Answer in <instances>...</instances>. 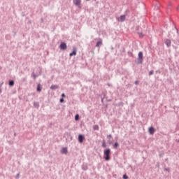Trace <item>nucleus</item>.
I'll return each mask as SVG.
<instances>
[{"label":"nucleus","mask_w":179,"mask_h":179,"mask_svg":"<svg viewBox=\"0 0 179 179\" xmlns=\"http://www.w3.org/2000/svg\"><path fill=\"white\" fill-rule=\"evenodd\" d=\"M110 152H111V150L110 148H107L104 150L103 155H104V159L106 162H108L110 160Z\"/></svg>","instance_id":"f257e3e1"},{"label":"nucleus","mask_w":179,"mask_h":179,"mask_svg":"<svg viewBox=\"0 0 179 179\" xmlns=\"http://www.w3.org/2000/svg\"><path fill=\"white\" fill-rule=\"evenodd\" d=\"M137 64H143V52H139L138 55V59H137Z\"/></svg>","instance_id":"f03ea898"},{"label":"nucleus","mask_w":179,"mask_h":179,"mask_svg":"<svg viewBox=\"0 0 179 179\" xmlns=\"http://www.w3.org/2000/svg\"><path fill=\"white\" fill-rule=\"evenodd\" d=\"M77 51H78L77 48L73 47V52H71V53L69 54V57H73V56L77 55Z\"/></svg>","instance_id":"7ed1b4c3"},{"label":"nucleus","mask_w":179,"mask_h":179,"mask_svg":"<svg viewBox=\"0 0 179 179\" xmlns=\"http://www.w3.org/2000/svg\"><path fill=\"white\" fill-rule=\"evenodd\" d=\"M85 140V137L83 134L78 135V142L80 143H83Z\"/></svg>","instance_id":"20e7f679"},{"label":"nucleus","mask_w":179,"mask_h":179,"mask_svg":"<svg viewBox=\"0 0 179 179\" xmlns=\"http://www.w3.org/2000/svg\"><path fill=\"white\" fill-rule=\"evenodd\" d=\"M60 152L62 155H67L68 154V148H62Z\"/></svg>","instance_id":"39448f33"},{"label":"nucleus","mask_w":179,"mask_h":179,"mask_svg":"<svg viewBox=\"0 0 179 179\" xmlns=\"http://www.w3.org/2000/svg\"><path fill=\"white\" fill-rule=\"evenodd\" d=\"M126 20V15H121L118 19V22H124V20Z\"/></svg>","instance_id":"423d86ee"},{"label":"nucleus","mask_w":179,"mask_h":179,"mask_svg":"<svg viewBox=\"0 0 179 179\" xmlns=\"http://www.w3.org/2000/svg\"><path fill=\"white\" fill-rule=\"evenodd\" d=\"M155 131H156V129H155L154 127H151L149 128V133H150V135L155 134Z\"/></svg>","instance_id":"0eeeda50"},{"label":"nucleus","mask_w":179,"mask_h":179,"mask_svg":"<svg viewBox=\"0 0 179 179\" xmlns=\"http://www.w3.org/2000/svg\"><path fill=\"white\" fill-rule=\"evenodd\" d=\"M73 3L76 5V6H80L81 4V0H73Z\"/></svg>","instance_id":"6e6552de"},{"label":"nucleus","mask_w":179,"mask_h":179,"mask_svg":"<svg viewBox=\"0 0 179 179\" xmlns=\"http://www.w3.org/2000/svg\"><path fill=\"white\" fill-rule=\"evenodd\" d=\"M42 91V87L41 84L37 85L36 92H41Z\"/></svg>","instance_id":"1a4fd4ad"},{"label":"nucleus","mask_w":179,"mask_h":179,"mask_svg":"<svg viewBox=\"0 0 179 179\" xmlns=\"http://www.w3.org/2000/svg\"><path fill=\"white\" fill-rule=\"evenodd\" d=\"M59 88V86L58 85H52L50 86V90H56Z\"/></svg>","instance_id":"9d476101"},{"label":"nucleus","mask_w":179,"mask_h":179,"mask_svg":"<svg viewBox=\"0 0 179 179\" xmlns=\"http://www.w3.org/2000/svg\"><path fill=\"white\" fill-rule=\"evenodd\" d=\"M111 138H112V134H109L107 136V139L108 140V142H109V144H111Z\"/></svg>","instance_id":"9b49d317"},{"label":"nucleus","mask_w":179,"mask_h":179,"mask_svg":"<svg viewBox=\"0 0 179 179\" xmlns=\"http://www.w3.org/2000/svg\"><path fill=\"white\" fill-rule=\"evenodd\" d=\"M94 131H99V126L98 124H95L93 126Z\"/></svg>","instance_id":"f8f14e48"},{"label":"nucleus","mask_w":179,"mask_h":179,"mask_svg":"<svg viewBox=\"0 0 179 179\" xmlns=\"http://www.w3.org/2000/svg\"><path fill=\"white\" fill-rule=\"evenodd\" d=\"M15 85V81L14 80H10L9 83H8V85L10 87H13Z\"/></svg>","instance_id":"ddd939ff"},{"label":"nucleus","mask_w":179,"mask_h":179,"mask_svg":"<svg viewBox=\"0 0 179 179\" xmlns=\"http://www.w3.org/2000/svg\"><path fill=\"white\" fill-rule=\"evenodd\" d=\"M165 44L166 45H170V44H171V41H170V39H166L165 41Z\"/></svg>","instance_id":"4468645a"},{"label":"nucleus","mask_w":179,"mask_h":179,"mask_svg":"<svg viewBox=\"0 0 179 179\" xmlns=\"http://www.w3.org/2000/svg\"><path fill=\"white\" fill-rule=\"evenodd\" d=\"M59 48L60 50H66L67 45H60Z\"/></svg>","instance_id":"2eb2a0df"},{"label":"nucleus","mask_w":179,"mask_h":179,"mask_svg":"<svg viewBox=\"0 0 179 179\" xmlns=\"http://www.w3.org/2000/svg\"><path fill=\"white\" fill-rule=\"evenodd\" d=\"M120 146L119 143L117 142H115L113 145V148H117Z\"/></svg>","instance_id":"dca6fc26"},{"label":"nucleus","mask_w":179,"mask_h":179,"mask_svg":"<svg viewBox=\"0 0 179 179\" xmlns=\"http://www.w3.org/2000/svg\"><path fill=\"white\" fill-rule=\"evenodd\" d=\"M80 119V115L78 114L76 115L75 116V120L76 121H78Z\"/></svg>","instance_id":"f3484780"},{"label":"nucleus","mask_w":179,"mask_h":179,"mask_svg":"<svg viewBox=\"0 0 179 179\" xmlns=\"http://www.w3.org/2000/svg\"><path fill=\"white\" fill-rule=\"evenodd\" d=\"M31 76L33 77L34 80H36V79L37 78V76L35 75L34 73H31Z\"/></svg>","instance_id":"a211bd4d"},{"label":"nucleus","mask_w":179,"mask_h":179,"mask_svg":"<svg viewBox=\"0 0 179 179\" xmlns=\"http://www.w3.org/2000/svg\"><path fill=\"white\" fill-rule=\"evenodd\" d=\"M106 147H107V145H106V142H103L102 143V148H106Z\"/></svg>","instance_id":"6ab92c4d"},{"label":"nucleus","mask_w":179,"mask_h":179,"mask_svg":"<svg viewBox=\"0 0 179 179\" xmlns=\"http://www.w3.org/2000/svg\"><path fill=\"white\" fill-rule=\"evenodd\" d=\"M123 179H129V176L127 175H124L122 177Z\"/></svg>","instance_id":"aec40b11"},{"label":"nucleus","mask_w":179,"mask_h":179,"mask_svg":"<svg viewBox=\"0 0 179 179\" xmlns=\"http://www.w3.org/2000/svg\"><path fill=\"white\" fill-rule=\"evenodd\" d=\"M153 73H154L153 70H151V71L149 72V76L153 75Z\"/></svg>","instance_id":"412c9836"},{"label":"nucleus","mask_w":179,"mask_h":179,"mask_svg":"<svg viewBox=\"0 0 179 179\" xmlns=\"http://www.w3.org/2000/svg\"><path fill=\"white\" fill-rule=\"evenodd\" d=\"M101 44H102V41H99L97 42L96 45H101Z\"/></svg>","instance_id":"4be33fe9"},{"label":"nucleus","mask_w":179,"mask_h":179,"mask_svg":"<svg viewBox=\"0 0 179 179\" xmlns=\"http://www.w3.org/2000/svg\"><path fill=\"white\" fill-rule=\"evenodd\" d=\"M4 84V82H1V83H0V88H1L2 87V86H3V85Z\"/></svg>","instance_id":"5701e85b"},{"label":"nucleus","mask_w":179,"mask_h":179,"mask_svg":"<svg viewBox=\"0 0 179 179\" xmlns=\"http://www.w3.org/2000/svg\"><path fill=\"white\" fill-rule=\"evenodd\" d=\"M59 101H60V103H64V99H60Z\"/></svg>","instance_id":"b1692460"},{"label":"nucleus","mask_w":179,"mask_h":179,"mask_svg":"<svg viewBox=\"0 0 179 179\" xmlns=\"http://www.w3.org/2000/svg\"><path fill=\"white\" fill-rule=\"evenodd\" d=\"M138 84H139V81H138V80L135 81V85H138Z\"/></svg>","instance_id":"393cba45"},{"label":"nucleus","mask_w":179,"mask_h":179,"mask_svg":"<svg viewBox=\"0 0 179 179\" xmlns=\"http://www.w3.org/2000/svg\"><path fill=\"white\" fill-rule=\"evenodd\" d=\"M20 178V173H17V175H16V178Z\"/></svg>","instance_id":"a878e982"},{"label":"nucleus","mask_w":179,"mask_h":179,"mask_svg":"<svg viewBox=\"0 0 179 179\" xmlns=\"http://www.w3.org/2000/svg\"><path fill=\"white\" fill-rule=\"evenodd\" d=\"M62 97H66V94L64 93L62 94Z\"/></svg>","instance_id":"bb28decb"},{"label":"nucleus","mask_w":179,"mask_h":179,"mask_svg":"<svg viewBox=\"0 0 179 179\" xmlns=\"http://www.w3.org/2000/svg\"><path fill=\"white\" fill-rule=\"evenodd\" d=\"M60 45H66V43H62L60 44Z\"/></svg>","instance_id":"cd10ccee"},{"label":"nucleus","mask_w":179,"mask_h":179,"mask_svg":"<svg viewBox=\"0 0 179 179\" xmlns=\"http://www.w3.org/2000/svg\"><path fill=\"white\" fill-rule=\"evenodd\" d=\"M2 93V90H1V87H0V94Z\"/></svg>","instance_id":"c85d7f7f"},{"label":"nucleus","mask_w":179,"mask_h":179,"mask_svg":"<svg viewBox=\"0 0 179 179\" xmlns=\"http://www.w3.org/2000/svg\"><path fill=\"white\" fill-rule=\"evenodd\" d=\"M157 4L159 6H160V3L159 2H157Z\"/></svg>","instance_id":"c756f323"},{"label":"nucleus","mask_w":179,"mask_h":179,"mask_svg":"<svg viewBox=\"0 0 179 179\" xmlns=\"http://www.w3.org/2000/svg\"><path fill=\"white\" fill-rule=\"evenodd\" d=\"M140 37H143V35L141 34H139Z\"/></svg>","instance_id":"7c9ffc66"},{"label":"nucleus","mask_w":179,"mask_h":179,"mask_svg":"<svg viewBox=\"0 0 179 179\" xmlns=\"http://www.w3.org/2000/svg\"><path fill=\"white\" fill-rule=\"evenodd\" d=\"M14 136H16V133H14Z\"/></svg>","instance_id":"2f4dec72"},{"label":"nucleus","mask_w":179,"mask_h":179,"mask_svg":"<svg viewBox=\"0 0 179 179\" xmlns=\"http://www.w3.org/2000/svg\"><path fill=\"white\" fill-rule=\"evenodd\" d=\"M178 10H179V5H178Z\"/></svg>","instance_id":"473e14b6"},{"label":"nucleus","mask_w":179,"mask_h":179,"mask_svg":"<svg viewBox=\"0 0 179 179\" xmlns=\"http://www.w3.org/2000/svg\"><path fill=\"white\" fill-rule=\"evenodd\" d=\"M84 170H87L86 167H85Z\"/></svg>","instance_id":"72a5a7b5"},{"label":"nucleus","mask_w":179,"mask_h":179,"mask_svg":"<svg viewBox=\"0 0 179 179\" xmlns=\"http://www.w3.org/2000/svg\"><path fill=\"white\" fill-rule=\"evenodd\" d=\"M84 170H87L86 167H85Z\"/></svg>","instance_id":"f704fd0d"},{"label":"nucleus","mask_w":179,"mask_h":179,"mask_svg":"<svg viewBox=\"0 0 179 179\" xmlns=\"http://www.w3.org/2000/svg\"><path fill=\"white\" fill-rule=\"evenodd\" d=\"M36 103H34V106H36Z\"/></svg>","instance_id":"c9c22d12"},{"label":"nucleus","mask_w":179,"mask_h":179,"mask_svg":"<svg viewBox=\"0 0 179 179\" xmlns=\"http://www.w3.org/2000/svg\"><path fill=\"white\" fill-rule=\"evenodd\" d=\"M86 1H90V0H86Z\"/></svg>","instance_id":"e433bc0d"}]
</instances>
